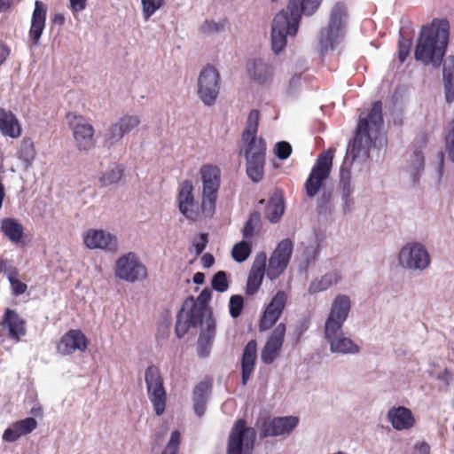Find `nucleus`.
<instances>
[{
    "instance_id": "nucleus-57",
    "label": "nucleus",
    "mask_w": 454,
    "mask_h": 454,
    "mask_svg": "<svg viewBox=\"0 0 454 454\" xmlns=\"http://www.w3.org/2000/svg\"><path fill=\"white\" fill-rule=\"evenodd\" d=\"M292 153V146L286 141L278 142L275 145V155L279 160H286Z\"/></svg>"
},
{
    "instance_id": "nucleus-26",
    "label": "nucleus",
    "mask_w": 454,
    "mask_h": 454,
    "mask_svg": "<svg viewBox=\"0 0 454 454\" xmlns=\"http://www.w3.org/2000/svg\"><path fill=\"white\" fill-rule=\"evenodd\" d=\"M47 10L45 4L36 0L31 19L29 36L34 44L37 45L45 27Z\"/></svg>"
},
{
    "instance_id": "nucleus-42",
    "label": "nucleus",
    "mask_w": 454,
    "mask_h": 454,
    "mask_svg": "<svg viewBox=\"0 0 454 454\" xmlns=\"http://www.w3.org/2000/svg\"><path fill=\"white\" fill-rule=\"evenodd\" d=\"M293 241L290 239H285L278 244L271 255L288 264L293 254Z\"/></svg>"
},
{
    "instance_id": "nucleus-48",
    "label": "nucleus",
    "mask_w": 454,
    "mask_h": 454,
    "mask_svg": "<svg viewBox=\"0 0 454 454\" xmlns=\"http://www.w3.org/2000/svg\"><path fill=\"white\" fill-rule=\"evenodd\" d=\"M211 286L219 293H224L229 289L227 273L223 270L217 271L211 279Z\"/></svg>"
},
{
    "instance_id": "nucleus-32",
    "label": "nucleus",
    "mask_w": 454,
    "mask_h": 454,
    "mask_svg": "<svg viewBox=\"0 0 454 454\" xmlns=\"http://www.w3.org/2000/svg\"><path fill=\"white\" fill-rule=\"evenodd\" d=\"M444 96L447 103L454 102V56H449L442 68Z\"/></svg>"
},
{
    "instance_id": "nucleus-23",
    "label": "nucleus",
    "mask_w": 454,
    "mask_h": 454,
    "mask_svg": "<svg viewBox=\"0 0 454 454\" xmlns=\"http://www.w3.org/2000/svg\"><path fill=\"white\" fill-rule=\"evenodd\" d=\"M87 348L86 336L80 330H70L60 339L57 350L61 355H71L75 351H84Z\"/></svg>"
},
{
    "instance_id": "nucleus-58",
    "label": "nucleus",
    "mask_w": 454,
    "mask_h": 454,
    "mask_svg": "<svg viewBox=\"0 0 454 454\" xmlns=\"http://www.w3.org/2000/svg\"><path fill=\"white\" fill-rule=\"evenodd\" d=\"M212 383L209 380L200 381L193 390V397H206L211 391Z\"/></svg>"
},
{
    "instance_id": "nucleus-56",
    "label": "nucleus",
    "mask_w": 454,
    "mask_h": 454,
    "mask_svg": "<svg viewBox=\"0 0 454 454\" xmlns=\"http://www.w3.org/2000/svg\"><path fill=\"white\" fill-rule=\"evenodd\" d=\"M181 440L180 432L175 430L171 433L170 438L162 454H176Z\"/></svg>"
},
{
    "instance_id": "nucleus-29",
    "label": "nucleus",
    "mask_w": 454,
    "mask_h": 454,
    "mask_svg": "<svg viewBox=\"0 0 454 454\" xmlns=\"http://www.w3.org/2000/svg\"><path fill=\"white\" fill-rule=\"evenodd\" d=\"M203 194L217 195L220 187V169L216 166L204 165L200 168Z\"/></svg>"
},
{
    "instance_id": "nucleus-12",
    "label": "nucleus",
    "mask_w": 454,
    "mask_h": 454,
    "mask_svg": "<svg viewBox=\"0 0 454 454\" xmlns=\"http://www.w3.org/2000/svg\"><path fill=\"white\" fill-rule=\"evenodd\" d=\"M400 264L408 270H424L431 262V258L425 245L420 242H410L403 246L399 253Z\"/></svg>"
},
{
    "instance_id": "nucleus-25",
    "label": "nucleus",
    "mask_w": 454,
    "mask_h": 454,
    "mask_svg": "<svg viewBox=\"0 0 454 454\" xmlns=\"http://www.w3.org/2000/svg\"><path fill=\"white\" fill-rule=\"evenodd\" d=\"M215 333L216 323L213 317L212 310H209V313L206 317L205 327L201 329L197 342V351L200 357H204L208 355L212 343L215 340Z\"/></svg>"
},
{
    "instance_id": "nucleus-59",
    "label": "nucleus",
    "mask_w": 454,
    "mask_h": 454,
    "mask_svg": "<svg viewBox=\"0 0 454 454\" xmlns=\"http://www.w3.org/2000/svg\"><path fill=\"white\" fill-rule=\"evenodd\" d=\"M200 241L194 244L196 254H200L206 248L207 240V234L200 233Z\"/></svg>"
},
{
    "instance_id": "nucleus-7",
    "label": "nucleus",
    "mask_w": 454,
    "mask_h": 454,
    "mask_svg": "<svg viewBox=\"0 0 454 454\" xmlns=\"http://www.w3.org/2000/svg\"><path fill=\"white\" fill-rule=\"evenodd\" d=\"M256 438L254 427H247L244 419H238L229 435L228 454H251Z\"/></svg>"
},
{
    "instance_id": "nucleus-52",
    "label": "nucleus",
    "mask_w": 454,
    "mask_h": 454,
    "mask_svg": "<svg viewBox=\"0 0 454 454\" xmlns=\"http://www.w3.org/2000/svg\"><path fill=\"white\" fill-rule=\"evenodd\" d=\"M260 222V213L256 211L251 213L243 228V237L245 239H250L254 235L255 226L258 225Z\"/></svg>"
},
{
    "instance_id": "nucleus-45",
    "label": "nucleus",
    "mask_w": 454,
    "mask_h": 454,
    "mask_svg": "<svg viewBox=\"0 0 454 454\" xmlns=\"http://www.w3.org/2000/svg\"><path fill=\"white\" fill-rule=\"evenodd\" d=\"M123 137V133L114 122L105 131L104 144L106 147L110 148L118 144Z\"/></svg>"
},
{
    "instance_id": "nucleus-39",
    "label": "nucleus",
    "mask_w": 454,
    "mask_h": 454,
    "mask_svg": "<svg viewBox=\"0 0 454 454\" xmlns=\"http://www.w3.org/2000/svg\"><path fill=\"white\" fill-rule=\"evenodd\" d=\"M36 155L34 142L30 138H24L20 146L19 159L24 163L25 168L31 167Z\"/></svg>"
},
{
    "instance_id": "nucleus-61",
    "label": "nucleus",
    "mask_w": 454,
    "mask_h": 454,
    "mask_svg": "<svg viewBox=\"0 0 454 454\" xmlns=\"http://www.w3.org/2000/svg\"><path fill=\"white\" fill-rule=\"evenodd\" d=\"M70 9L73 12H79L85 10L87 6L86 0H69Z\"/></svg>"
},
{
    "instance_id": "nucleus-46",
    "label": "nucleus",
    "mask_w": 454,
    "mask_h": 454,
    "mask_svg": "<svg viewBox=\"0 0 454 454\" xmlns=\"http://www.w3.org/2000/svg\"><path fill=\"white\" fill-rule=\"evenodd\" d=\"M115 123L117 124L118 129H120L125 136L140 124V119L137 115H124Z\"/></svg>"
},
{
    "instance_id": "nucleus-36",
    "label": "nucleus",
    "mask_w": 454,
    "mask_h": 454,
    "mask_svg": "<svg viewBox=\"0 0 454 454\" xmlns=\"http://www.w3.org/2000/svg\"><path fill=\"white\" fill-rule=\"evenodd\" d=\"M425 160L423 153L420 150H414L411 155L408 166V172L414 184L419 181L421 173L424 171Z\"/></svg>"
},
{
    "instance_id": "nucleus-8",
    "label": "nucleus",
    "mask_w": 454,
    "mask_h": 454,
    "mask_svg": "<svg viewBox=\"0 0 454 454\" xmlns=\"http://www.w3.org/2000/svg\"><path fill=\"white\" fill-rule=\"evenodd\" d=\"M199 98L207 106L215 104L221 89V77L218 70L212 65H207L200 72L197 82Z\"/></svg>"
},
{
    "instance_id": "nucleus-10",
    "label": "nucleus",
    "mask_w": 454,
    "mask_h": 454,
    "mask_svg": "<svg viewBox=\"0 0 454 454\" xmlns=\"http://www.w3.org/2000/svg\"><path fill=\"white\" fill-rule=\"evenodd\" d=\"M299 424L296 416L274 417L273 419L260 418L256 427L261 438L277 437L290 434Z\"/></svg>"
},
{
    "instance_id": "nucleus-20",
    "label": "nucleus",
    "mask_w": 454,
    "mask_h": 454,
    "mask_svg": "<svg viewBox=\"0 0 454 454\" xmlns=\"http://www.w3.org/2000/svg\"><path fill=\"white\" fill-rule=\"evenodd\" d=\"M266 261L265 253L256 254L247 276L246 294L254 295L259 291L266 274Z\"/></svg>"
},
{
    "instance_id": "nucleus-44",
    "label": "nucleus",
    "mask_w": 454,
    "mask_h": 454,
    "mask_svg": "<svg viewBox=\"0 0 454 454\" xmlns=\"http://www.w3.org/2000/svg\"><path fill=\"white\" fill-rule=\"evenodd\" d=\"M251 254V246L247 241L242 240L235 244L232 248L231 255L235 262H245Z\"/></svg>"
},
{
    "instance_id": "nucleus-22",
    "label": "nucleus",
    "mask_w": 454,
    "mask_h": 454,
    "mask_svg": "<svg viewBox=\"0 0 454 454\" xmlns=\"http://www.w3.org/2000/svg\"><path fill=\"white\" fill-rule=\"evenodd\" d=\"M0 325L8 330V337L15 342H19L27 333L25 319L12 309H5Z\"/></svg>"
},
{
    "instance_id": "nucleus-4",
    "label": "nucleus",
    "mask_w": 454,
    "mask_h": 454,
    "mask_svg": "<svg viewBox=\"0 0 454 454\" xmlns=\"http://www.w3.org/2000/svg\"><path fill=\"white\" fill-rule=\"evenodd\" d=\"M211 298L212 291L206 287L201 291L197 299L192 295L185 299L182 308L176 314L175 331L178 338L184 337L191 327H197L202 325L203 317L211 310V309L207 308Z\"/></svg>"
},
{
    "instance_id": "nucleus-41",
    "label": "nucleus",
    "mask_w": 454,
    "mask_h": 454,
    "mask_svg": "<svg viewBox=\"0 0 454 454\" xmlns=\"http://www.w3.org/2000/svg\"><path fill=\"white\" fill-rule=\"evenodd\" d=\"M333 191L323 189L317 199V212L319 215H327L332 212Z\"/></svg>"
},
{
    "instance_id": "nucleus-33",
    "label": "nucleus",
    "mask_w": 454,
    "mask_h": 454,
    "mask_svg": "<svg viewBox=\"0 0 454 454\" xmlns=\"http://www.w3.org/2000/svg\"><path fill=\"white\" fill-rule=\"evenodd\" d=\"M0 130L4 136L16 138L20 136V126L16 116L4 108H0Z\"/></svg>"
},
{
    "instance_id": "nucleus-64",
    "label": "nucleus",
    "mask_w": 454,
    "mask_h": 454,
    "mask_svg": "<svg viewBox=\"0 0 454 454\" xmlns=\"http://www.w3.org/2000/svg\"><path fill=\"white\" fill-rule=\"evenodd\" d=\"M201 263L203 268L208 269L215 263V258L211 254L206 253L201 257Z\"/></svg>"
},
{
    "instance_id": "nucleus-5",
    "label": "nucleus",
    "mask_w": 454,
    "mask_h": 454,
    "mask_svg": "<svg viewBox=\"0 0 454 454\" xmlns=\"http://www.w3.org/2000/svg\"><path fill=\"white\" fill-rule=\"evenodd\" d=\"M347 20L346 5L340 2L336 3L331 10L327 27L320 31L318 44L323 55L335 50L344 40Z\"/></svg>"
},
{
    "instance_id": "nucleus-49",
    "label": "nucleus",
    "mask_w": 454,
    "mask_h": 454,
    "mask_svg": "<svg viewBox=\"0 0 454 454\" xmlns=\"http://www.w3.org/2000/svg\"><path fill=\"white\" fill-rule=\"evenodd\" d=\"M445 150L449 160L454 162V119L449 122L446 129Z\"/></svg>"
},
{
    "instance_id": "nucleus-21",
    "label": "nucleus",
    "mask_w": 454,
    "mask_h": 454,
    "mask_svg": "<svg viewBox=\"0 0 454 454\" xmlns=\"http://www.w3.org/2000/svg\"><path fill=\"white\" fill-rule=\"evenodd\" d=\"M85 246L90 249H101L115 251L117 249V239L115 236L103 230H89L83 237Z\"/></svg>"
},
{
    "instance_id": "nucleus-30",
    "label": "nucleus",
    "mask_w": 454,
    "mask_h": 454,
    "mask_svg": "<svg viewBox=\"0 0 454 454\" xmlns=\"http://www.w3.org/2000/svg\"><path fill=\"white\" fill-rule=\"evenodd\" d=\"M147 392L150 397H166L163 380L157 366H148L145 372Z\"/></svg>"
},
{
    "instance_id": "nucleus-37",
    "label": "nucleus",
    "mask_w": 454,
    "mask_h": 454,
    "mask_svg": "<svg viewBox=\"0 0 454 454\" xmlns=\"http://www.w3.org/2000/svg\"><path fill=\"white\" fill-rule=\"evenodd\" d=\"M260 113L258 110H251L247 121V127L242 133V142L248 144L249 141L258 142L256 137L258 130Z\"/></svg>"
},
{
    "instance_id": "nucleus-3",
    "label": "nucleus",
    "mask_w": 454,
    "mask_h": 454,
    "mask_svg": "<svg viewBox=\"0 0 454 454\" xmlns=\"http://www.w3.org/2000/svg\"><path fill=\"white\" fill-rule=\"evenodd\" d=\"M383 126L382 103L375 101L366 117H360L350 154L352 160H366L370 155V148L375 145L376 140Z\"/></svg>"
},
{
    "instance_id": "nucleus-19",
    "label": "nucleus",
    "mask_w": 454,
    "mask_h": 454,
    "mask_svg": "<svg viewBox=\"0 0 454 454\" xmlns=\"http://www.w3.org/2000/svg\"><path fill=\"white\" fill-rule=\"evenodd\" d=\"M192 190L193 186L191 181L186 180L182 184L178 194V207L185 218L195 222L200 217V211L195 203Z\"/></svg>"
},
{
    "instance_id": "nucleus-6",
    "label": "nucleus",
    "mask_w": 454,
    "mask_h": 454,
    "mask_svg": "<svg viewBox=\"0 0 454 454\" xmlns=\"http://www.w3.org/2000/svg\"><path fill=\"white\" fill-rule=\"evenodd\" d=\"M333 154L331 151L321 153L313 166L305 184L306 195L312 199L325 188V181L328 179L332 166Z\"/></svg>"
},
{
    "instance_id": "nucleus-18",
    "label": "nucleus",
    "mask_w": 454,
    "mask_h": 454,
    "mask_svg": "<svg viewBox=\"0 0 454 454\" xmlns=\"http://www.w3.org/2000/svg\"><path fill=\"white\" fill-rule=\"evenodd\" d=\"M247 71L249 78L258 85H270L273 80V66L263 59L258 58L249 60L247 65Z\"/></svg>"
},
{
    "instance_id": "nucleus-54",
    "label": "nucleus",
    "mask_w": 454,
    "mask_h": 454,
    "mask_svg": "<svg viewBox=\"0 0 454 454\" xmlns=\"http://www.w3.org/2000/svg\"><path fill=\"white\" fill-rule=\"evenodd\" d=\"M412 46V40L411 38L405 39L402 33L399 35L398 41V59L400 63H403L411 52Z\"/></svg>"
},
{
    "instance_id": "nucleus-2",
    "label": "nucleus",
    "mask_w": 454,
    "mask_h": 454,
    "mask_svg": "<svg viewBox=\"0 0 454 454\" xmlns=\"http://www.w3.org/2000/svg\"><path fill=\"white\" fill-rule=\"evenodd\" d=\"M450 24L445 19L434 20L425 25L417 38L414 59L424 65L439 67L443 60L449 43Z\"/></svg>"
},
{
    "instance_id": "nucleus-11",
    "label": "nucleus",
    "mask_w": 454,
    "mask_h": 454,
    "mask_svg": "<svg viewBox=\"0 0 454 454\" xmlns=\"http://www.w3.org/2000/svg\"><path fill=\"white\" fill-rule=\"evenodd\" d=\"M114 274L116 278L129 283L142 281L147 278L145 266L133 252L121 255L116 261Z\"/></svg>"
},
{
    "instance_id": "nucleus-9",
    "label": "nucleus",
    "mask_w": 454,
    "mask_h": 454,
    "mask_svg": "<svg viewBox=\"0 0 454 454\" xmlns=\"http://www.w3.org/2000/svg\"><path fill=\"white\" fill-rule=\"evenodd\" d=\"M243 153L247 160V174L254 182L258 183L263 177L264 165L266 158V142L262 137L258 138V142L249 141L247 144Z\"/></svg>"
},
{
    "instance_id": "nucleus-47",
    "label": "nucleus",
    "mask_w": 454,
    "mask_h": 454,
    "mask_svg": "<svg viewBox=\"0 0 454 454\" xmlns=\"http://www.w3.org/2000/svg\"><path fill=\"white\" fill-rule=\"evenodd\" d=\"M9 270H10V272H9L7 278L10 282V285H11V287L12 290V294L15 296L23 294L27 289V284L21 282L20 280H19L16 278L18 276V271H17L16 268H9Z\"/></svg>"
},
{
    "instance_id": "nucleus-31",
    "label": "nucleus",
    "mask_w": 454,
    "mask_h": 454,
    "mask_svg": "<svg viewBox=\"0 0 454 454\" xmlns=\"http://www.w3.org/2000/svg\"><path fill=\"white\" fill-rule=\"evenodd\" d=\"M257 356V343L251 340L244 348L241 359L242 382L246 384L254 372Z\"/></svg>"
},
{
    "instance_id": "nucleus-16",
    "label": "nucleus",
    "mask_w": 454,
    "mask_h": 454,
    "mask_svg": "<svg viewBox=\"0 0 454 454\" xmlns=\"http://www.w3.org/2000/svg\"><path fill=\"white\" fill-rule=\"evenodd\" d=\"M325 338L332 353L355 355L360 351L359 346L344 335L342 328L334 329L333 331L325 330Z\"/></svg>"
},
{
    "instance_id": "nucleus-60",
    "label": "nucleus",
    "mask_w": 454,
    "mask_h": 454,
    "mask_svg": "<svg viewBox=\"0 0 454 454\" xmlns=\"http://www.w3.org/2000/svg\"><path fill=\"white\" fill-rule=\"evenodd\" d=\"M156 415L160 416L166 409V399H152Z\"/></svg>"
},
{
    "instance_id": "nucleus-24",
    "label": "nucleus",
    "mask_w": 454,
    "mask_h": 454,
    "mask_svg": "<svg viewBox=\"0 0 454 454\" xmlns=\"http://www.w3.org/2000/svg\"><path fill=\"white\" fill-rule=\"evenodd\" d=\"M38 426L36 419L27 417L11 424L3 433L4 442H14L22 436L31 434Z\"/></svg>"
},
{
    "instance_id": "nucleus-17",
    "label": "nucleus",
    "mask_w": 454,
    "mask_h": 454,
    "mask_svg": "<svg viewBox=\"0 0 454 454\" xmlns=\"http://www.w3.org/2000/svg\"><path fill=\"white\" fill-rule=\"evenodd\" d=\"M286 330V325L280 323L272 331L261 352V359L264 364H272L278 356L284 343Z\"/></svg>"
},
{
    "instance_id": "nucleus-38",
    "label": "nucleus",
    "mask_w": 454,
    "mask_h": 454,
    "mask_svg": "<svg viewBox=\"0 0 454 454\" xmlns=\"http://www.w3.org/2000/svg\"><path fill=\"white\" fill-rule=\"evenodd\" d=\"M285 211L284 200L280 197L270 198L266 207L267 219L273 223L279 221Z\"/></svg>"
},
{
    "instance_id": "nucleus-14",
    "label": "nucleus",
    "mask_w": 454,
    "mask_h": 454,
    "mask_svg": "<svg viewBox=\"0 0 454 454\" xmlns=\"http://www.w3.org/2000/svg\"><path fill=\"white\" fill-rule=\"evenodd\" d=\"M351 309V301L346 294H338L333 301L325 330L342 328Z\"/></svg>"
},
{
    "instance_id": "nucleus-43",
    "label": "nucleus",
    "mask_w": 454,
    "mask_h": 454,
    "mask_svg": "<svg viewBox=\"0 0 454 454\" xmlns=\"http://www.w3.org/2000/svg\"><path fill=\"white\" fill-rule=\"evenodd\" d=\"M287 265L288 264L283 262L282 260H279L275 256L270 255L269 259L268 267L266 268V276L270 280H275L285 271Z\"/></svg>"
},
{
    "instance_id": "nucleus-15",
    "label": "nucleus",
    "mask_w": 454,
    "mask_h": 454,
    "mask_svg": "<svg viewBox=\"0 0 454 454\" xmlns=\"http://www.w3.org/2000/svg\"><path fill=\"white\" fill-rule=\"evenodd\" d=\"M287 295L284 291H278L265 308L260 321L259 331L265 332L270 329L281 317L286 304Z\"/></svg>"
},
{
    "instance_id": "nucleus-50",
    "label": "nucleus",
    "mask_w": 454,
    "mask_h": 454,
    "mask_svg": "<svg viewBox=\"0 0 454 454\" xmlns=\"http://www.w3.org/2000/svg\"><path fill=\"white\" fill-rule=\"evenodd\" d=\"M164 4V0H141L143 17L148 20Z\"/></svg>"
},
{
    "instance_id": "nucleus-40",
    "label": "nucleus",
    "mask_w": 454,
    "mask_h": 454,
    "mask_svg": "<svg viewBox=\"0 0 454 454\" xmlns=\"http://www.w3.org/2000/svg\"><path fill=\"white\" fill-rule=\"evenodd\" d=\"M124 173V168L121 165H115L111 169L102 173L98 178V182L102 187H107L118 184Z\"/></svg>"
},
{
    "instance_id": "nucleus-63",
    "label": "nucleus",
    "mask_w": 454,
    "mask_h": 454,
    "mask_svg": "<svg viewBox=\"0 0 454 454\" xmlns=\"http://www.w3.org/2000/svg\"><path fill=\"white\" fill-rule=\"evenodd\" d=\"M193 409L198 417H202L206 411V399H197Z\"/></svg>"
},
{
    "instance_id": "nucleus-1",
    "label": "nucleus",
    "mask_w": 454,
    "mask_h": 454,
    "mask_svg": "<svg viewBox=\"0 0 454 454\" xmlns=\"http://www.w3.org/2000/svg\"><path fill=\"white\" fill-rule=\"evenodd\" d=\"M322 0H289L286 10L276 14L271 25V49L279 54L286 45V36L297 34L301 14L311 16Z\"/></svg>"
},
{
    "instance_id": "nucleus-35",
    "label": "nucleus",
    "mask_w": 454,
    "mask_h": 454,
    "mask_svg": "<svg viewBox=\"0 0 454 454\" xmlns=\"http://www.w3.org/2000/svg\"><path fill=\"white\" fill-rule=\"evenodd\" d=\"M1 231L13 243H20L24 234V228L14 218H4L2 220Z\"/></svg>"
},
{
    "instance_id": "nucleus-53",
    "label": "nucleus",
    "mask_w": 454,
    "mask_h": 454,
    "mask_svg": "<svg viewBox=\"0 0 454 454\" xmlns=\"http://www.w3.org/2000/svg\"><path fill=\"white\" fill-rule=\"evenodd\" d=\"M244 308V298L239 294L231 295L229 301L230 315L233 318L239 317Z\"/></svg>"
},
{
    "instance_id": "nucleus-62",
    "label": "nucleus",
    "mask_w": 454,
    "mask_h": 454,
    "mask_svg": "<svg viewBox=\"0 0 454 454\" xmlns=\"http://www.w3.org/2000/svg\"><path fill=\"white\" fill-rule=\"evenodd\" d=\"M414 454H430V445L427 442H419L414 446Z\"/></svg>"
},
{
    "instance_id": "nucleus-55",
    "label": "nucleus",
    "mask_w": 454,
    "mask_h": 454,
    "mask_svg": "<svg viewBox=\"0 0 454 454\" xmlns=\"http://www.w3.org/2000/svg\"><path fill=\"white\" fill-rule=\"evenodd\" d=\"M224 28V22L206 20L200 26L201 33L205 35L216 34Z\"/></svg>"
},
{
    "instance_id": "nucleus-51",
    "label": "nucleus",
    "mask_w": 454,
    "mask_h": 454,
    "mask_svg": "<svg viewBox=\"0 0 454 454\" xmlns=\"http://www.w3.org/2000/svg\"><path fill=\"white\" fill-rule=\"evenodd\" d=\"M217 195L202 193L201 212L205 217H212L215 211Z\"/></svg>"
},
{
    "instance_id": "nucleus-27",
    "label": "nucleus",
    "mask_w": 454,
    "mask_h": 454,
    "mask_svg": "<svg viewBox=\"0 0 454 454\" xmlns=\"http://www.w3.org/2000/svg\"><path fill=\"white\" fill-rule=\"evenodd\" d=\"M340 186L341 190L342 211L344 214H348L353 210L355 201L352 198L354 189L351 186V171L344 164L340 170Z\"/></svg>"
},
{
    "instance_id": "nucleus-34",
    "label": "nucleus",
    "mask_w": 454,
    "mask_h": 454,
    "mask_svg": "<svg viewBox=\"0 0 454 454\" xmlns=\"http://www.w3.org/2000/svg\"><path fill=\"white\" fill-rule=\"evenodd\" d=\"M341 279V275L338 270H332L325 273L320 279H314L309 286V294H315L327 290L332 286L336 285Z\"/></svg>"
},
{
    "instance_id": "nucleus-13",
    "label": "nucleus",
    "mask_w": 454,
    "mask_h": 454,
    "mask_svg": "<svg viewBox=\"0 0 454 454\" xmlns=\"http://www.w3.org/2000/svg\"><path fill=\"white\" fill-rule=\"evenodd\" d=\"M68 123L73 130L76 147L80 151H88L94 146V128L81 116L73 114L67 115Z\"/></svg>"
},
{
    "instance_id": "nucleus-28",
    "label": "nucleus",
    "mask_w": 454,
    "mask_h": 454,
    "mask_svg": "<svg viewBox=\"0 0 454 454\" xmlns=\"http://www.w3.org/2000/svg\"><path fill=\"white\" fill-rule=\"evenodd\" d=\"M387 419L392 427L398 431L408 430L415 424V418L408 408L393 407L387 412Z\"/></svg>"
}]
</instances>
